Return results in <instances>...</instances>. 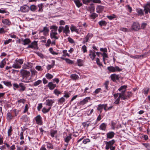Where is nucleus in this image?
<instances>
[{"label": "nucleus", "instance_id": "nucleus-1", "mask_svg": "<svg viewBox=\"0 0 150 150\" xmlns=\"http://www.w3.org/2000/svg\"><path fill=\"white\" fill-rule=\"evenodd\" d=\"M108 70L110 72H115L116 71H120L122 70V69H120L118 66H110L108 67Z\"/></svg>", "mask_w": 150, "mask_h": 150}, {"label": "nucleus", "instance_id": "nucleus-2", "mask_svg": "<svg viewBox=\"0 0 150 150\" xmlns=\"http://www.w3.org/2000/svg\"><path fill=\"white\" fill-rule=\"evenodd\" d=\"M115 143V141L114 139H112L109 142H105V149L106 150L109 149L110 147L112 146Z\"/></svg>", "mask_w": 150, "mask_h": 150}, {"label": "nucleus", "instance_id": "nucleus-3", "mask_svg": "<svg viewBox=\"0 0 150 150\" xmlns=\"http://www.w3.org/2000/svg\"><path fill=\"white\" fill-rule=\"evenodd\" d=\"M29 48L33 49H37L38 48L37 42L35 41H34L32 42L31 44L29 45L27 47V48Z\"/></svg>", "mask_w": 150, "mask_h": 150}, {"label": "nucleus", "instance_id": "nucleus-4", "mask_svg": "<svg viewBox=\"0 0 150 150\" xmlns=\"http://www.w3.org/2000/svg\"><path fill=\"white\" fill-rule=\"evenodd\" d=\"M107 107V104H99L98 105V107L97 108V110L100 111V113L101 114L102 112L103 109H104L105 110L107 111V108H106Z\"/></svg>", "mask_w": 150, "mask_h": 150}, {"label": "nucleus", "instance_id": "nucleus-5", "mask_svg": "<svg viewBox=\"0 0 150 150\" xmlns=\"http://www.w3.org/2000/svg\"><path fill=\"white\" fill-rule=\"evenodd\" d=\"M132 29L135 31L139 30L140 29V27L139 23L134 22L132 26Z\"/></svg>", "mask_w": 150, "mask_h": 150}, {"label": "nucleus", "instance_id": "nucleus-6", "mask_svg": "<svg viewBox=\"0 0 150 150\" xmlns=\"http://www.w3.org/2000/svg\"><path fill=\"white\" fill-rule=\"evenodd\" d=\"M132 94L131 92H128L127 93H124L123 96H122V99L123 100L128 99L132 96Z\"/></svg>", "mask_w": 150, "mask_h": 150}, {"label": "nucleus", "instance_id": "nucleus-7", "mask_svg": "<svg viewBox=\"0 0 150 150\" xmlns=\"http://www.w3.org/2000/svg\"><path fill=\"white\" fill-rule=\"evenodd\" d=\"M30 9L29 6L27 5H24L20 7V11L23 13H26L28 12Z\"/></svg>", "mask_w": 150, "mask_h": 150}, {"label": "nucleus", "instance_id": "nucleus-8", "mask_svg": "<svg viewBox=\"0 0 150 150\" xmlns=\"http://www.w3.org/2000/svg\"><path fill=\"white\" fill-rule=\"evenodd\" d=\"M144 11L145 13L147 14L149 12L150 13V2L147 3L144 6Z\"/></svg>", "mask_w": 150, "mask_h": 150}, {"label": "nucleus", "instance_id": "nucleus-9", "mask_svg": "<svg viewBox=\"0 0 150 150\" xmlns=\"http://www.w3.org/2000/svg\"><path fill=\"white\" fill-rule=\"evenodd\" d=\"M127 87V86H126L124 85L121 86L118 89V90L121 92V93H119V95H121V96H123L124 94V93H125L126 91V89Z\"/></svg>", "mask_w": 150, "mask_h": 150}, {"label": "nucleus", "instance_id": "nucleus-10", "mask_svg": "<svg viewBox=\"0 0 150 150\" xmlns=\"http://www.w3.org/2000/svg\"><path fill=\"white\" fill-rule=\"evenodd\" d=\"M35 119L36 122L37 123L40 125H41L42 123V121L41 119V117L40 115H38L36 116Z\"/></svg>", "mask_w": 150, "mask_h": 150}, {"label": "nucleus", "instance_id": "nucleus-11", "mask_svg": "<svg viewBox=\"0 0 150 150\" xmlns=\"http://www.w3.org/2000/svg\"><path fill=\"white\" fill-rule=\"evenodd\" d=\"M104 7L101 5H98L96 8V12L98 13H101L103 11Z\"/></svg>", "mask_w": 150, "mask_h": 150}, {"label": "nucleus", "instance_id": "nucleus-12", "mask_svg": "<svg viewBox=\"0 0 150 150\" xmlns=\"http://www.w3.org/2000/svg\"><path fill=\"white\" fill-rule=\"evenodd\" d=\"M54 102V100L53 99H48L46 100V105L49 106L51 107L52 105V104Z\"/></svg>", "mask_w": 150, "mask_h": 150}, {"label": "nucleus", "instance_id": "nucleus-13", "mask_svg": "<svg viewBox=\"0 0 150 150\" xmlns=\"http://www.w3.org/2000/svg\"><path fill=\"white\" fill-rule=\"evenodd\" d=\"M91 99V98L90 97H86L83 100H82V101H81L80 102V104L81 105H84L85 104L87 103L88 101V100H90Z\"/></svg>", "mask_w": 150, "mask_h": 150}, {"label": "nucleus", "instance_id": "nucleus-14", "mask_svg": "<svg viewBox=\"0 0 150 150\" xmlns=\"http://www.w3.org/2000/svg\"><path fill=\"white\" fill-rule=\"evenodd\" d=\"M115 133L112 132H110L107 134V139H111L114 136Z\"/></svg>", "mask_w": 150, "mask_h": 150}, {"label": "nucleus", "instance_id": "nucleus-15", "mask_svg": "<svg viewBox=\"0 0 150 150\" xmlns=\"http://www.w3.org/2000/svg\"><path fill=\"white\" fill-rule=\"evenodd\" d=\"M57 35V32H51L50 36L52 39L54 38L55 39H58L59 38L58 37L56 36Z\"/></svg>", "mask_w": 150, "mask_h": 150}, {"label": "nucleus", "instance_id": "nucleus-16", "mask_svg": "<svg viewBox=\"0 0 150 150\" xmlns=\"http://www.w3.org/2000/svg\"><path fill=\"white\" fill-rule=\"evenodd\" d=\"M63 32L65 33L67 36V34L70 33L69 28L68 25H66L64 28Z\"/></svg>", "mask_w": 150, "mask_h": 150}, {"label": "nucleus", "instance_id": "nucleus-17", "mask_svg": "<svg viewBox=\"0 0 150 150\" xmlns=\"http://www.w3.org/2000/svg\"><path fill=\"white\" fill-rule=\"evenodd\" d=\"M56 86V84L53 83L52 82H49L48 84V86L50 90L53 89Z\"/></svg>", "mask_w": 150, "mask_h": 150}, {"label": "nucleus", "instance_id": "nucleus-18", "mask_svg": "<svg viewBox=\"0 0 150 150\" xmlns=\"http://www.w3.org/2000/svg\"><path fill=\"white\" fill-rule=\"evenodd\" d=\"M71 139V134H69L68 136L64 137V140L65 142L68 143L69 142L70 140Z\"/></svg>", "mask_w": 150, "mask_h": 150}, {"label": "nucleus", "instance_id": "nucleus-19", "mask_svg": "<svg viewBox=\"0 0 150 150\" xmlns=\"http://www.w3.org/2000/svg\"><path fill=\"white\" fill-rule=\"evenodd\" d=\"M49 31V30L48 28L47 27H45L44 28L43 30H41L40 32H43L44 35H46L47 34Z\"/></svg>", "mask_w": 150, "mask_h": 150}, {"label": "nucleus", "instance_id": "nucleus-20", "mask_svg": "<svg viewBox=\"0 0 150 150\" xmlns=\"http://www.w3.org/2000/svg\"><path fill=\"white\" fill-rule=\"evenodd\" d=\"M90 53L89 54V56H90L92 60H93L96 56L95 52L90 50Z\"/></svg>", "mask_w": 150, "mask_h": 150}, {"label": "nucleus", "instance_id": "nucleus-21", "mask_svg": "<svg viewBox=\"0 0 150 150\" xmlns=\"http://www.w3.org/2000/svg\"><path fill=\"white\" fill-rule=\"evenodd\" d=\"M50 29H52L51 32H57L58 27L55 25H52L50 26Z\"/></svg>", "mask_w": 150, "mask_h": 150}, {"label": "nucleus", "instance_id": "nucleus-22", "mask_svg": "<svg viewBox=\"0 0 150 150\" xmlns=\"http://www.w3.org/2000/svg\"><path fill=\"white\" fill-rule=\"evenodd\" d=\"M13 116L11 113L10 112L7 113L6 116V118L8 121H11L13 118Z\"/></svg>", "mask_w": 150, "mask_h": 150}, {"label": "nucleus", "instance_id": "nucleus-23", "mask_svg": "<svg viewBox=\"0 0 150 150\" xmlns=\"http://www.w3.org/2000/svg\"><path fill=\"white\" fill-rule=\"evenodd\" d=\"M89 11L91 13L95 11V7L93 4H91L89 7Z\"/></svg>", "mask_w": 150, "mask_h": 150}, {"label": "nucleus", "instance_id": "nucleus-24", "mask_svg": "<svg viewBox=\"0 0 150 150\" xmlns=\"http://www.w3.org/2000/svg\"><path fill=\"white\" fill-rule=\"evenodd\" d=\"M110 78L114 82H115L119 78L118 76H110Z\"/></svg>", "mask_w": 150, "mask_h": 150}, {"label": "nucleus", "instance_id": "nucleus-25", "mask_svg": "<svg viewBox=\"0 0 150 150\" xmlns=\"http://www.w3.org/2000/svg\"><path fill=\"white\" fill-rule=\"evenodd\" d=\"M106 126V124L105 123H103L100 126V128L102 130L105 131V130Z\"/></svg>", "mask_w": 150, "mask_h": 150}, {"label": "nucleus", "instance_id": "nucleus-26", "mask_svg": "<svg viewBox=\"0 0 150 150\" xmlns=\"http://www.w3.org/2000/svg\"><path fill=\"white\" fill-rule=\"evenodd\" d=\"M51 108V107H50L48 109L44 107L42 109V111L44 113H45L49 112Z\"/></svg>", "mask_w": 150, "mask_h": 150}, {"label": "nucleus", "instance_id": "nucleus-27", "mask_svg": "<svg viewBox=\"0 0 150 150\" xmlns=\"http://www.w3.org/2000/svg\"><path fill=\"white\" fill-rule=\"evenodd\" d=\"M23 44L24 45H25L28 44L31 41L29 38L25 39L23 40Z\"/></svg>", "mask_w": 150, "mask_h": 150}, {"label": "nucleus", "instance_id": "nucleus-28", "mask_svg": "<svg viewBox=\"0 0 150 150\" xmlns=\"http://www.w3.org/2000/svg\"><path fill=\"white\" fill-rule=\"evenodd\" d=\"M30 8V10L33 11H35L38 8L37 7L34 5H31Z\"/></svg>", "mask_w": 150, "mask_h": 150}, {"label": "nucleus", "instance_id": "nucleus-29", "mask_svg": "<svg viewBox=\"0 0 150 150\" xmlns=\"http://www.w3.org/2000/svg\"><path fill=\"white\" fill-rule=\"evenodd\" d=\"M98 23L99 25L101 26H105L107 24V23L106 21L103 20L99 21Z\"/></svg>", "mask_w": 150, "mask_h": 150}, {"label": "nucleus", "instance_id": "nucleus-30", "mask_svg": "<svg viewBox=\"0 0 150 150\" xmlns=\"http://www.w3.org/2000/svg\"><path fill=\"white\" fill-rule=\"evenodd\" d=\"M74 2L75 3L76 6L78 7H80L82 5V4L80 2L79 0H75Z\"/></svg>", "mask_w": 150, "mask_h": 150}, {"label": "nucleus", "instance_id": "nucleus-31", "mask_svg": "<svg viewBox=\"0 0 150 150\" xmlns=\"http://www.w3.org/2000/svg\"><path fill=\"white\" fill-rule=\"evenodd\" d=\"M21 119L24 122H26L28 120V117L26 115H24L22 117Z\"/></svg>", "mask_w": 150, "mask_h": 150}, {"label": "nucleus", "instance_id": "nucleus-32", "mask_svg": "<svg viewBox=\"0 0 150 150\" xmlns=\"http://www.w3.org/2000/svg\"><path fill=\"white\" fill-rule=\"evenodd\" d=\"M120 98L122 99V96L121 95H119V97L116 99L114 103L115 104H118L119 103Z\"/></svg>", "mask_w": 150, "mask_h": 150}, {"label": "nucleus", "instance_id": "nucleus-33", "mask_svg": "<svg viewBox=\"0 0 150 150\" xmlns=\"http://www.w3.org/2000/svg\"><path fill=\"white\" fill-rule=\"evenodd\" d=\"M89 16L92 19H94L96 18L98 16V15L95 13H93L91 15H90Z\"/></svg>", "mask_w": 150, "mask_h": 150}, {"label": "nucleus", "instance_id": "nucleus-34", "mask_svg": "<svg viewBox=\"0 0 150 150\" xmlns=\"http://www.w3.org/2000/svg\"><path fill=\"white\" fill-rule=\"evenodd\" d=\"M78 65L79 66H81L83 65V60L81 59H79L77 60Z\"/></svg>", "mask_w": 150, "mask_h": 150}, {"label": "nucleus", "instance_id": "nucleus-35", "mask_svg": "<svg viewBox=\"0 0 150 150\" xmlns=\"http://www.w3.org/2000/svg\"><path fill=\"white\" fill-rule=\"evenodd\" d=\"M90 36L91 35L88 33V35L85 37V40H84L83 41V43H85V42H87Z\"/></svg>", "mask_w": 150, "mask_h": 150}, {"label": "nucleus", "instance_id": "nucleus-36", "mask_svg": "<svg viewBox=\"0 0 150 150\" xmlns=\"http://www.w3.org/2000/svg\"><path fill=\"white\" fill-rule=\"evenodd\" d=\"M70 29L72 32L75 31L76 32H78L77 29L76 28V27L73 25H71L70 28Z\"/></svg>", "mask_w": 150, "mask_h": 150}, {"label": "nucleus", "instance_id": "nucleus-37", "mask_svg": "<svg viewBox=\"0 0 150 150\" xmlns=\"http://www.w3.org/2000/svg\"><path fill=\"white\" fill-rule=\"evenodd\" d=\"M2 22L4 24L8 25H10L11 23L8 20L6 19L3 20Z\"/></svg>", "mask_w": 150, "mask_h": 150}, {"label": "nucleus", "instance_id": "nucleus-38", "mask_svg": "<svg viewBox=\"0 0 150 150\" xmlns=\"http://www.w3.org/2000/svg\"><path fill=\"white\" fill-rule=\"evenodd\" d=\"M144 56H145V55H144V54L141 55H136L135 56H131V57H132V58H134L139 59L141 57H142V58H143Z\"/></svg>", "mask_w": 150, "mask_h": 150}, {"label": "nucleus", "instance_id": "nucleus-39", "mask_svg": "<svg viewBox=\"0 0 150 150\" xmlns=\"http://www.w3.org/2000/svg\"><path fill=\"white\" fill-rule=\"evenodd\" d=\"M47 148L49 149H53V145L50 143H47Z\"/></svg>", "mask_w": 150, "mask_h": 150}, {"label": "nucleus", "instance_id": "nucleus-40", "mask_svg": "<svg viewBox=\"0 0 150 150\" xmlns=\"http://www.w3.org/2000/svg\"><path fill=\"white\" fill-rule=\"evenodd\" d=\"M90 122L88 121L85 122H83L82 124V125L84 127H88L90 125Z\"/></svg>", "mask_w": 150, "mask_h": 150}, {"label": "nucleus", "instance_id": "nucleus-41", "mask_svg": "<svg viewBox=\"0 0 150 150\" xmlns=\"http://www.w3.org/2000/svg\"><path fill=\"white\" fill-rule=\"evenodd\" d=\"M142 144L147 149L150 150V144L149 143H143Z\"/></svg>", "mask_w": 150, "mask_h": 150}, {"label": "nucleus", "instance_id": "nucleus-42", "mask_svg": "<svg viewBox=\"0 0 150 150\" xmlns=\"http://www.w3.org/2000/svg\"><path fill=\"white\" fill-rule=\"evenodd\" d=\"M65 101V98L63 97H62L60 99H59L58 100V102L59 103H60V104H62Z\"/></svg>", "mask_w": 150, "mask_h": 150}, {"label": "nucleus", "instance_id": "nucleus-43", "mask_svg": "<svg viewBox=\"0 0 150 150\" xmlns=\"http://www.w3.org/2000/svg\"><path fill=\"white\" fill-rule=\"evenodd\" d=\"M13 67L15 68H21V66L16 62V64H13Z\"/></svg>", "mask_w": 150, "mask_h": 150}, {"label": "nucleus", "instance_id": "nucleus-44", "mask_svg": "<svg viewBox=\"0 0 150 150\" xmlns=\"http://www.w3.org/2000/svg\"><path fill=\"white\" fill-rule=\"evenodd\" d=\"M25 101H26V100L25 99H20L19 100H18L17 101V102L18 103H22L23 104H24L25 103Z\"/></svg>", "mask_w": 150, "mask_h": 150}, {"label": "nucleus", "instance_id": "nucleus-45", "mask_svg": "<svg viewBox=\"0 0 150 150\" xmlns=\"http://www.w3.org/2000/svg\"><path fill=\"white\" fill-rule=\"evenodd\" d=\"M21 73L23 74L22 75H27L30 73V72L29 71L23 70H22L21 71Z\"/></svg>", "mask_w": 150, "mask_h": 150}, {"label": "nucleus", "instance_id": "nucleus-46", "mask_svg": "<svg viewBox=\"0 0 150 150\" xmlns=\"http://www.w3.org/2000/svg\"><path fill=\"white\" fill-rule=\"evenodd\" d=\"M41 82L42 81L40 80H39L34 83V85L35 86H36L41 83Z\"/></svg>", "mask_w": 150, "mask_h": 150}, {"label": "nucleus", "instance_id": "nucleus-47", "mask_svg": "<svg viewBox=\"0 0 150 150\" xmlns=\"http://www.w3.org/2000/svg\"><path fill=\"white\" fill-rule=\"evenodd\" d=\"M149 90V88L147 87L144 88L143 90L144 94H147L148 93Z\"/></svg>", "mask_w": 150, "mask_h": 150}, {"label": "nucleus", "instance_id": "nucleus-48", "mask_svg": "<svg viewBox=\"0 0 150 150\" xmlns=\"http://www.w3.org/2000/svg\"><path fill=\"white\" fill-rule=\"evenodd\" d=\"M70 78L74 80H76L79 78L78 76H70Z\"/></svg>", "mask_w": 150, "mask_h": 150}, {"label": "nucleus", "instance_id": "nucleus-49", "mask_svg": "<svg viewBox=\"0 0 150 150\" xmlns=\"http://www.w3.org/2000/svg\"><path fill=\"white\" fill-rule=\"evenodd\" d=\"M3 82L4 83L6 86H12V85L10 82L4 81Z\"/></svg>", "mask_w": 150, "mask_h": 150}, {"label": "nucleus", "instance_id": "nucleus-50", "mask_svg": "<svg viewBox=\"0 0 150 150\" xmlns=\"http://www.w3.org/2000/svg\"><path fill=\"white\" fill-rule=\"evenodd\" d=\"M19 85L21 87V91H23L25 89V87L23 85V84L22 83H20L19 84Z\"/></svg>", "mask_w": 150, "mask_h": 150}, {"label": "nucleus", "instance_id": "nucleus-51", "mask_svg": "<svg viewBox=\"0 0 150 150\" xmlns=\"http://www.w3.org/2000/svg\"><path fill=\"white\" fill-rule=\"evenodd\" d=\"M54 64V62L53 61L52 64L51 65H49L47 67L48 70L52 68L53 67Z\"/></svg>", "mask_w": 150, "mask_h": 150}, {"label": "nucleus", "instance_id": "nucleus-52", "mask_svg": "<svg viewBox=\"0 0 150 150\" xmlns=\"http://www.w3.org/2000/svg\"><path fill=\"white\" fill-rule=\"evenodd\" d=\"M65 61L67 63L70 64H73L74 63L73 61L68 58L65 59Z\"/></svg>", "mask_w": 150, "mask_h": 150}, {"label": "nucleus", "instance_id": "nucleus-53", "mask_svg": "<svg viewBox=\"0 0 150 150\" xmlns=\"http://www.w3.org/2000/svg\"><path fill=\"white\" fill-rule=\"evenodd\" d=\"M63 52L64 53L63 56L66 57V56H68L69 57V55L67 52V50H64L63 51Z\"/></svg>", "mask_w": 150, "mask_h": 150}, {"label": "nucleus", "instance_id": "nucleus-54", "mask_svg": "<svg viewBox=\"0 0 150 150\" xmlns=\"http://www.w3.org/2000/svg\"><path fill=\"white\" fill-rule=\"evenodd\" d=\"M109 84V81H106L104 83V85L106 89H108V85Z\"/></svg>", "mask_w": 150, "mask_h": 150}, {"label": "nucleus", "instance_id": "nucleus-55", "mask_svg": "<svg viewBox=\"0 0 150 150\" xmlns=\"http://www.w3.org/2000/svg\"><path fill=\"white\" fill-rule=\"evenodd\" d=\"M101 55L103 56V61H105V58L108 57V56L107 54L105 52H103V53H102Z\"/></svg>", "mask_w": 150, "mask_h": 150}, {"label": "nucleus", "instance_id": "nucleus-56", "mask_svg": "<svg viewBox=\"0 0 150 150\" xmlns=\"http://www.w3.org/2000/svg\"><path fill=\"white\" fill-rule=\"evenodd\" d=\"M5 63L6 62L4 60H2L0 63V67L1 68H3Z\"/></svg>", "mask_w": 150, "mask_h": 150}, {"label": "nucleus", "instance_id": "nucleus-57", "mask_svg": "<svg viewBox=\"0 0 150 150\" xmlns=\"http://www.w3.org/2000/svg\"><path fill=\"white\" fill-rule=\"evenodd\" d=\"M90 141V140L89 139L87 138L83 140V142L84 144H86L87 143L89 142Z\"/></svg>", "mask_w": 150, "mask_h": 150}, {"label": "nucleus", "instance_id": "nucleus-58", "mask_svg": "<svg viewBox=\"0 0 150 150\" xmlns=\"http://www.w3.org/2000/svg\"><path fill=\"white\" fill-rule=\"evenodd\" d=\"M57 133V131H53L51 132L50 133V135L51 136L53 137H54V135L56 134Z\"/></svg>", "mask_w": 150, "mask_h": 150}, {"label": "nucleus", "instance_id": "nucleus-59", "mask_svg": "<svg viewBox=\"0 0 150 150\" xmlns=\"http://www.w3.org/2000/svg\"><path fill=\"white\" fill-rule=\"evenodd\" d=\"M12 131V128L11 127H10V128L8 129V135L11 136V132Z\"/></svg>", "mask_w": 150, "mask_h": 150}, {"label": "nucleus", "instance_id": "nucleus-60", "mask_svg": "<svg viewBox=\"0 0 150 150\" xmlns=\"http://www.w3.org/2000/svg\"><path fill=\"white\" fill-rule=\"evenodd\" d=\"M54 93L57 95H58L60 94L61 93V92L60 91H59L57 89H55L54 91Z\"/></svg>", "mask_w": 150, "mask_h": 150}, {"label": "nucleus", "instance_id": "nucleus-61", "mask_svg": "<svg viewBox=\"0 0 150 150\" xmlns=\"http://www.w3.org/2000/svg\"><path fill=\"white\" fill-rule=\"evenodd\" d=\"M16 62L19 63L20 64H23V60L22 59H19L18 60L16 59Z\"/></svg>", "mask_w": 150, "mask_h": 150}, {"label": "nucleus", "instance_id": "nucleus-62", "mask_svg": "<svg viewBox=\"0 0 150 150\" xmlns=\"http://www.w3.org/2000/svg\"><path fill=\"white\" fill-rule=\"evenodd\" d=\"M147 25V24L146 23H142V24L141 28L142 29H144V28H145Z\"/></svg>", "mask_w": 150, "mask_h": 150}, {"label": "nucleus", "instance_id": "nucleus-63", "mask_svg": "<svg viewBox=\"0 0 150 150\" xmlns=\"http://www.w3.org/2000/svg\"><path fill=\"white\" fill-rule=\"evenodd\" d=\"M64 29V27L62 26H60L59 27V29H58V32L59 33H61L62 31H63V30Z\"/></svg>", "mask_w": 150, "mask_h": 150}, {"label": "nucleus", "instance_id": "nucleus-64", "mask_svg": "<svg viewBox=\"0 0 150 150\" xmlns=\"http://www.w3.org/2000/svg\"><path fill=\"white\" fill-rule=\"evenodd\" d=\"M137 13L139 14V15H143L144 14L143 13V10L142 9H140L137 11Z\"/></svg>", "mask_w": 150, "mask_h": 150}]
</instances>
